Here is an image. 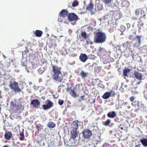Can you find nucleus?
I'll use <instances>...</instances> for the list:
<instances>
[{"mask_svg": "<svg viewBox=\"0 0 147 147\" xmlns=\"http://www.w3.org/2000/svg\"><path fill=\"white\" fill-rule=\"evenodd\" d=\"M109 93L110 96H115V95L114 92L112 90H111L110 92H109Z\"/></svg>", "mask_w": 147, "mask_h": 147, "instance_id": "nucleus-38", "label": "nucleus"}, {"mask_svg": "<svg viewBox=\"0 0 147 147\" xmlns=\"http://www.w3.org/2000/svg\"><path fill=\"white\" fill-rule=\"evenodd\" d=\"M79 19L78 16L74 13V21H77Z\"/></svg>", "mask_w": 147, "mask_h": 147, "instance_id": "nucleus-45", "label": "nucleus"}, {"mask_svg": "<svg viewBox=\"0 0 147 147\" xmlns=\"http://www.w3.org/2000/svg\"><path fill=\"white\" fill-rule=\"evenodd\" d=\"M134 37L132 35H130L128 36V38L130 40H132V41H133V40L134 39Z\"/></svg>", "mask_w": 147, "mask_h": 147, "instance_id": "nucleus-43", "label": "nucleus"}, {"mask_svg": "<svg viewBox=\"0 0 147 147\" xmlns=\"http://www.w3.org/2000/svg\"><path fill=\"white\" fill-rule=\"evenodd\" d=\"M71 138L69 139V142L71 143H73V140H74V130H71Z\"/></svg>", "mask_w": 147, "mask_h": 147, "instance_id": "nucleus-30", "label": "nucleus"}, {"mask_svg": "<svg viewBox=\"0 0 147 147\" xmlns=\"http://www.w3.org/2000/svg\"><path fill=\"white\" fill-rule=\"evenodd\" d=\"M11 132L9 131H6L4 134V138L6 140H10L12 136Z\"/></svg>", "mask_w": 147, "mask_h": 147, "instance_id": "nucleus-15", "label": "nucleus"}, {"mask_svg": "<svg viewBox=\"0 0 147 147\" xmlns=\"http://www.w3.org/2000/svg\"><path fill=\"white\" fill-rule=\"evenodd\" d=\"M86 42L87 44H90L91 45H92L93 44V42L92 41H90L89 42V41H88L87 40L86 41Z\"/></svg>", "mask_w": 147, "mask_h": 147, "instance_id": "nucleus-48", "label": "nucleus"}, {"mask_svg": "<svg viewBox=\"0 0 147 147\" xmlns=\"http://www.w3.org/2000/svg\"><path fill=\"white\" fill-rule=\"evenodd\" d=\"M103 147H111V146L109 144L105 143L103 145Z\"/></svg>", "mask_w": 147, "mask_h": 147, "instance_id": "nucleus-46", "label": "nucleus"}, {"mask_svg": "<svg viewBox=\"0 0 147 147\" xmlns=\"http://www.w3.org/2000/svg\"><path fill=\"white\" fill-rule=\"evenodd\" d=\"M11 106L12 109L14 111L17 112L20 109L22 105L18 102H14L13 100H12L11 102Z\"/></svg>", "mask_w": 147, "mask_h": 147, "instance_id": "nucleus-4", "label": "nucleus"}, {"mask_svg": "<svg viewBox=\"0 0 147 147\" xmlns=\"http://www.w3.org/2000/svg\"><path fill=\"white\" fill-rule=\"evenodd\" d=\"M141 36L136 35L132 41L134 44L133 46L134 47L138 48L140 47L141 44Z\"/></svg>", "mask_w": 147, "mask_h": 147, "instance_id": "nucleus-5", "label": "nucleus"}, {"mask_svg": "<svg viewBox=\"0 0 147 147\" xmlns=\"http://www.w3.org/2000/svg\"><path fill=\"white\" fill-rule=\"evenodd\" d=\"M126 25H127V28H130V24H129V23L127 24H126Z\"/></svg>", "mask_w": 147, "mask_h": 147, "instance_id": "nucleus-49", "label": "nucleus"}, {"mask_svg": "<svg viewBox=\"0 0 147 147\" xmlns=\"http://www.w3.org/2000/svg\"><path fill=\"white\" fill-rule=\"evenodd\" d=\"M67 91L69 92L72 96H74V90L72 89L71 87L67 88Z\"/></svg>", "mask_w": 147, "mask_h": 147, "instance_id": "nucleus-25", "label": "nucleus"}, {"mask_svg": "<svg viewBox=\"0 0 147 147\" xmlns=\"http://www.w3.org/2000/svg\"><path fill=\"white\" fill-rule=\"evenodd\" d=\"M123 47L128 49H130V47L131 46V45H129V43L128 42L123 43Z\"/></svg>", "mask_w": 147, "mask_h": 147, "instance_id": "nucleus-26", "label": "nucleus"}, {"mask_svg": "<svg viewBox=\"0 0 147 147\" xmlns=\"http://www.w3.org/2000/svg\"><path fill=\"white\" fill-rule=\"evenodd\" d=\"M70 146H71L70 147H73V146H72V145H71Z\"/></svg>", "mask_w": 147, "mask_h": 147, "instance_id": "nucleus-63", "label": "nucleus"}, {"mask_svg": "<svg viewBox=\"0 0 147 147\" xmlns=\"http://www.w3.org/2000/svg\"><path fill=\"white\" fill-rule=\"evenodd\" d=\"M79 121L76 120L74 121V138L77 137L79 133V131L77 130L78 128V123Z\"/></svg>", "mask_w": 147, "mask_h": 147, "instance_id": "nucleus-9", "label": "nucleus"}, {"mask_svg": "<svg viewBox=\"0 0 147 147\" xmlns=\"http://www.w3.org/2000/svg\"><path fill=\"white\" fill-rule=\"evenodd\" d=\"M130 71L129 69L126 68L123 70V75L125 76H127V73H129Z\"/></svg>", "mask_w": 147, "mask_h": 147, "instance_id": "nucleus-32", "label": "nucleus"}, {"mask_svg": "<svg viewBox=\"0 0 147 147\" xmlns=\"http://www.w3.org/2000/svg\"><path fill=\"white\" fill-rule=\"evenodd\" d=\"M116 116V114L115 111H113L108 113L107 114V116L110 118H113Z\"/></svg>", "mask_w": 147, "mask_h": 147, "instance_id": "nucleus-16", "label": "nucleus"}, {"mask_svg": "<svg viewBox=\"0 0 147 147\" xmlns=\"http://www.w3.org/2000/svg\"><path fill=\"white\" fill-rule=\"evenodd\" d=\"M125 30V27L123 25H121L120 28V30L121 32H123Z\"/></svg>", "mask_w": 147, "mask_h": 147, "instance_id": "nucleus-37", "label": "nucleus"}, {"mask_svg": "<svg viewBox=\"0 0 147 147\" xmlns=\"http://www.w3.org/2000/svg\"><path fill=\"white\" fill-rule=\"evenodd\" d=\"M68 18L70 21L74 20V13H69L68 15Z\"/></svg>", "mask_w": 147, "mask_h": 147, "instance_id": "nucleus-27", "label": "nucleus"}, {"mask_svg": "<svg viewBox=\"0 0 147 147\" xmlns=\"http://www.w3.org/2000/svg\"><path fill=\"white\" fill-rule=\"evenodd\" d=\"M81 97V98H82V100H84V99L83 98L84 97V96H82Z\"/></svg>", "mask_w": 147, "mask_h": 147, "instance_id": "nucleus-53", "label": "nucleus"}, {"mask_svg": "<svg viewBox=\"0 0 147 147\" xmlns=\"http://www.w3.org/2000/svg\"><path fill=\"white\" fill-rule=\"evenodd\" d=\"M31 104L33 105L35 108H37L38 105L40 104V101L38 99H33L31 102Z\"/></svg>", "mask_w": 147, "mask_h": 147, "instance_id": "nucleus-11", "label": "nucleus"}, {"mask_svg": "<svg viewBox=\"0 0 147 147\" xmlns=\"http://www.w3.org/2000/svg\"><path fill=\"white\" fill-rule=\"evenodd\" d=\"M67 10L65 9H63L61 10L59 14V16L63 18H65L67 15L68 13Z\"/></svg>", "mask_w": 147, "mask_h": 147, "instance_id": "nucleus-12", "label": "nucleus"}, {"mask_svg": "<svg viewBox=\"0 0 147 147\" xmlns=\"http://www.w3.org/2000/svg\"><path fill=\"white\" fill-rule=\"evenodd\" d=\"M9 86L10 88L16 92H20L21 91V89L18 86V83L15 81L11 83Z\"/></svg>", "mask_w": 147, "mask_h": 147, "instance_id": "nucleus-3", "label": "nucleus"}, {"mask_svg": "<svg viewBox=\"0 0 147 147\" xmlns=\"http://www.w3.org/2000/svg\"><path fill=\"white\" fill-rule=\"evenodd\" d=\"M120 129L121 130H123V127H120Z\"/></svg>", "mask_w": 147, "mask_h": 147, "instance_id": "nucleus-57", "label": "nucleus"}, {"mask_svg": "<svg viewBox=\"0 0 147 147\" xmlns=\"http://www.w3.org/2000/svg\"><path fill=\"white\" fill-rule=\"evenodd\" d=\"M24 129H23L22 131L20 132V135L21 137L19 138V139L21 141H23L25 137L24 134Z\"/></svg>", "mask_w": 147, "mask_h": 147, "instance_id": "nucleus-21", "label": "nucleus"}, {"mask_svg": "<svg viewBox=\"0 0 147 147\" xmlns=\"http://www.w3.org/2000/svg\"><path fill=\"white\" fill-rule=\"evenodd\" d=\"M35 128L38 131H40L42 129L43 126L41 125L40 124H39L36 123V122H35Z\"/></svg>", "mask_w": 147, "mask_h": 147, "instance_id": "nucleus-20", "label": "nucleus"}, {"mask_svg": "<svg viewBox=\"0 0 147 147\" xmlns=\"http://www.w3.org/2000/svg\"><path fill=\"white\" fill-rule=\"evenodd\" d=\"M88 74V73L85 72L83 71H82L80 73V75H81V76L83 78H84L86 77L87 76Z\"/></svg>", "mask_w": 147, "mask_h": 147, "instance_id": "nucleus-31", "label": "nucleus"}, {"mask_svg": "<svg viewBox=\"0 0 147 147\" xmlns=\"http://www.w3.org/2000/svg\"><path fill=\"white\" fill-rule=\"evenodd\" d=\"M144 23H141L140 24H139L138 25V26L139 29H141V28L143 26Z\"/></svg>", "mask_w": 147, "mask_h": 147, "instance_id": "nucleus-44", "label": "nucleus"}, {"mask_svg": "<svg viewBox=\"0 0 147 147\" xmlns=\"http://www.w3.org/2000/svg\"><path fill=\"white\" fill-rule=\"evenodd\" d=\"M79 5V2L76 0H74V7L77 6Z\"/></svg>", "mask_w": 147, "mask_h": 147, "instance_id": "nucleus-41", "label": "nucleus"}, {"mask_svg": "<svg viewBox=\"0 0 147 147\" xmlns=\"http://www.w3.org/2000/svg\"><path fill=\"white\" fill-rule=\"evenodd\" d=\"M82 84H78L74 88V90L76 92L79 91L82 89Z\"/></svg>", "mask_w": 147, "mask_h": 147, "instance_id": "nucleus-19", "label": "nucleus"}, {"mask_svg": "<svg viewBox=\"0 0 147 147\" xmlns=\"http://www.w3.org/2000/svg\"><path fill=\"white\" fill-rule=\"evenodd\" d=\"M135 147H140V145L139 144L136 145Z\"/></svg>", "mask_w": 147, "mask_h": 147, "instance_id": "nucleus-54", "label": "nucleus"}, {"mask_svg": "<svg viewBox=\"0 0 147 147\" xmlns=\"http://www.w3.org/2000/svg\"><path fill=\"white\" fill-rule=\"evenodd\" d=\"M106 39V36L105 33L98 32L94 35V41L96 43H102L105 42Z\"/></svg>", "mask_w": 147, "mask_h": 147, "instance_id": "nucleus-2", "label": "nucleus"}, {"mask_svg": "<svg viewBox=\"0 0 147 147\" xmlns=\"http://www.w3.org/2000/svg\"><path fill=\"white\" fill-rule=\"evenodd\" d=\"M81 35L85 39H86L87 37L86 34L85 32H81Z\"/></svg>", "mask_w": 147, "mask_h": 147, "instance_id": "nucleus-35", "label": "nucleus"}, {"mask_svg": "<svg viewBox=\"0 0 147 147\" xmlns=\"http://www.w3.org/2000/svg\"><path fill=\"white\" fill-rule=\"evenodd\" d=\"M47 126L50 128H53L55 127L56 125L53 122L50 121L48 123Z\"/></svg>", "mask_w": 147, "mask_h": 147, "instance_id": "nucleus-23", "label": "nucleus"}, {"mask_svg": "<svg viewBox=\"0 0 147 147\" xmlns=\"http://www.w3.org/2000/svg\"><path fill=\"white\" fill-rule=\"evenodd\" d=\"M114 16L116 20L120 19L122 17L121 13L119 12H117L115 13L114 14Z\"/></svg>", "mask_w": 147, "mask_h": 147, "instance_id": "nucleus-17", "label": "nucleus"}, {"mask_svg": "<svg viewBox=\"0 0 147 147\" xmlns=\"http://www.w3.org/2000/svg\"><path fill=\"white\" fill-rule=\"evenodd\" d=\"M102 5L100 6V8H99V9H101L102 8Z\"/></svg>", "mask_w": 147, "mask_h": 147, "instance_id": "nucleus-55", "label": "nucleus"}, {"mask_svg": "<svg viewBox=\"0 0 147 147\" xmlns=\"http://www.w3.org/2000/svg\"><path fill=\"white\" fill-rule=\"evenodd\" d=\"M140 142L144 146H147V138H142L140 140Z\"/></svg>", "mask_w": 147, "mask_h": 147, "instance_id": "nucleus-22", "label": "nucleus"}, {"mask_svg": "<svg viewBox=\"0 0 147 147\" xmlns=\"http://www.w3.org/2000/svg\"><path fill=\"white\" fill-rule=\"evenodd\" d=\"M121 4L123 6L126 7L129 5V3L127 1L125 0L122 2Z\"/></svg>", "mask_w": 147, "mask_h": 147, "instance_id": "nucleus-29", "label": "nucleus"}, {"mask_svg": "<svg viewBox=\"0 0 147 147\" xmlns=\"http://www.w3.org/2000/svg\"><path fill=\"white\" fill-rule=\"evenodd\" d=\"M118 25V23L117 21H116L114 23H112L111 24V28L112 29H114Z\"/></svg>", "mask_w": 147, "mask_h": 147, "instance_id": "nucleus-24", "label": "nucleus"}, {"mask_svg": "<svg viewBox=\"0 0 147 147\" xmlns=\"http://www.w3.org/2000/svg\"><path fill=\"white\" fill-rule=\"evenodd\" d=\"M74 97H76L78 96V95H77L76 94V93H75V92H74Z\"/></svg>", "mask_w": 147, "mask_h": 147, "instance_id": "nucleus-51", "label": "nucleus"}, {"mask_svg": "<svg viewBox=\"0 0 147 147\" xmlns=\"http://www.w3.org/2000/svg\"><path fill=\"white\" fill-rule=\"evenodd\" d=\"M51 65L52 71L53 73L52 76L53 79L58 81L60 82H61L63 80V77L61 71V68L58 67L57 65Z\"/></svg>", "mask_w": 147, "mask_h": 147, "instance_id": "nucleus-1", "label": "nucleus"}, {"mask_svg": "<svg viewBox=\"0 0 147 147\" xmlns=\"http://www.w3.org/2000/svg\"><path fill=\"white\" fill-rule=\"evenodd\" d=\"M3 147H9L7 145H5L3 146Z\"/></svg>", "mask_w": 147, "mask_h": 147, "instance_id": "nucleus-52", "label": "nucleus"}, {"mask_svg": "<svg viewBox=\"0 0 147 147\" xmlns=\"http://www.w3.org/2000/svg\"><path fill=\"white\" fill-rule=\"evenodd\" d=\"M53 45V43H50L49 45V47L50 48H51L52 47Z\"/></svg>", "mask_w": 147, "mask_h": 147, "instance_id": "nucleus-50", "label": "nucleus"}, {"mask_svg": "<svg viewBox=\"0 0 147 147\" xmlns=\"http://www.w3.org/2000/svg\"><path fill=\"white\" fill-rule=\"evenodd\" d=\"M106 50L103 48H101L100 47V50H99V53H100L102 54L105 52Z\"/></svg>", "mask_w": 147, "mask_h": 147, "instance_id": "nucleus-36", "label": "nucleus"}, {"mask_svg": "<svg viewBox=\"0 0 147 147\" xmlns=\"http://www.w3.org/2000/svg\"><path fill=\"white\" fill-rule=\"evenodd\" d=\"M64 101L63 100L59 99L58 101V104L60 105H61L63 103Z\"/></svg>", "mask_w": 147, "mask_h": 147, "instance_id": "nucleus-42", "label": "nucleus"}, {"mask_svg": "<svg viewBox=\"0 0 147 147\" xmlns=\"http://www.w3.org/2000/svg\"><path fill=\"white\" fill-rule=\"evenodd\" d=\"M140 82H138L137 83V84L139 85L140 84Z\"/></svg>", "mask_w": 147, "mask_h": 147, "instance_id": "nucleus-58", "label": "nucleus"}, {"mask_svg": "<svg viewBox=\"0 0 147 147\" xmlns=\"http://www.w3.org/2000/svg\"><path fill=\"white\" fill-rule=\"evenodd\" d=\"M94 5L93 3L92 2H90L87 5V7L86 8V10L90 11V14L91 15H92L96 13L93 10L94 9Z\"/></svg>", "mask_w": 147, "mask_h": 147, "instance_id": "nucleus-8", "label": "nucleus"}, {"mask_svg": "<svg viewBox=\"0 0 147 147\" xmlns=\"http://www.w3.org/2000/svg\"><path fill=\"white\" fill-rule=\"evenodd\" d=\"M34 33L36 36L40 37L42 34V32L41 30H35Z\"/></svg>", "mask_w": 147, "mask_h": 147, "instance_id": "nucleus-18", "label": "nucleus"}, {"mask_svg": "<svg viewBox=\"0 0 147 147\" xmlns=\"http://www.w3.org/2000/svg\"><path fill=\"white\" fill-rule=\"evenodd\" d=\"M45 96L42 97V98L43 99V100L45 99Z\"/></svg>", "mask_w": 147, "mask_h": 147, "instance_id": "nucleus-56", "label": "nucleus"}, {"mask_svg": "<svg viewBox=\"0 0 147 147\" xmlns=\"http://www.w3.org/2000/svg\"><path fill=\"white\" fill-rule=\"evenodd\" d=\"M45 70L43 68L41 67L38 69V71L40 74H41L44 72Z\"/></svg>", "mask_w": 147, "mask_h": 147, "instance_id": "nucleus-34", "label": "nucleus"}, {"mask_svg": "<svg viewBox=\"0 0 147 147\" xmlns=\"http://www.w3.org/2000/svg\"><path fill=\"white\" fill-rule=\"evenodd\" d=\"M83 137L85 139H89L92 135V132L88 129H85L82 132Z\"/></svg>", "mask_w": 147, "mask_h": 147, "instance_id": "nucleus-6", "label": "nucleus"}, {"mask_svg": "<svg viewBox=\"0 0 147 147\" xmlns=\"http://www.w3.org/2000/svg\"><path fill=\"white\" fill-rule=\"evenodd\" d=\"M134 34L135 35L136 34V31H135L134 32Z\"/></svg>", "mask_w": 147, "mask_h": 147, "instance_id": "nucleus-60", "label": "nucleus"}, {"mask_svg": "<svg viewBox=\"0 0 147 147\" xmlns=\"http://www.w3.org/2000/svg\"><path fill=\"white\" fill-rule=\"evenodd\" d=\"M134 76L135 78L139 80H141L142 79V75L141 73L138 71H135L134 73Z\"/></svg>", "mask_w": 147, "mask_h": 147, "instance_id": "nucleus-13", "label": "nucleus"}, {"mask_svg": "<svg viewBox=\"0 0 147 147\" xmlns=\"http://www.w3.org/2000/svg\"><path fill=\"white\" fill-rule=\"evenodd\" d=\"M72 6H74V2L72 3Z\"/></svg>", "mask_w": 147, "mask_h": 147, "instance_id": "nucleus-59", "label": "nucleus"}, {"mask_svg": "<svg viewBox=\"0 0 147 147\" xmlns=\"http://www.w3.org/2000/svg\"><path fill=\"white\" fill-rule=\"evenodd\" d=\"M88 58L87 56L85 54L81 53L79 57L80 60L83 62H85Z\"/></svg>", "mask_w": 147, "mask_h": 147, "instance_id": "nucleus-14", "label": "nucleus"}, {"mask_svg": "<svg viewBox=\"0 0 147 147\" xmlns=\"http://www.w3.org/2000/svg\"><path fill=\"white\" fill-rule=\"evenodd\" d=\"M129 99L132 102L133 101L134 99V96H131L130 98Z\"/></svg>", "mask_w": 147, "mask_h": 147, "instance_id": "nucleus-47", "label": "nucleus"}, {"mask_svg": "<svg viewBox=\"0 0 147 147\" xmlns=\"http://www.w3.org/2000/svg\"><path fill=\"white\" fill-rule=\"evenodd\" d=\"M94 102H95V100H94V101H93V102L94 103Z\"/></svg>", "mask_w": 147, "mask_h": 147, "instance_id": "nucleus-64", "label": "nucleus"}, {"mask_svg": "<svg viewBox=\"0 0 147 147\" xmlns=\"http://www.w3.org/2000/svg\"><path fill=\"white\" fill-rule=\"evenodd\" d=\"M111 123V120L110 119H108L105 121L102 122V124L105 126H108L109 125V123Z\"/></svg>", "mask_w": 147, "mask_h": 147, "instance_id": "nucleus-28", "label": "nucleus"}, {"mask_svg": "<svg viewBox=\"0 0 147 147\" xmlns=\"http://www.w3.org/2000/svg\"><path fill=\"white\" fill-rule=\"evenodd\" d=\"M101 1L104 3L108 4L111 2V0H101Z\"/></svg>", "mask_w": 147, "mask_h": 147, "instance_id": "nucleus-39", "label": "nucleus"}, {"mask_svg": "<svg viewBox=\"0 0 147 147\" xmlns=\"http://www.w3.org/2000/svg\"><path fill=\"white\" fill-rule=\"evenodd\" d=\"M91 56H92V57H94V55H91Z\"/></svg>", "mask_w": 147, "mask_h": 147, "instance_id": "nucleus-61", "label": "nucleus"}, {"mask_svg": "<svg viewBox=\"0 0 147 147\" xmlns=\"http://www.w3.org/2000/svg\"><path fill=\"white\" fill-rule=\"evenodd\" d=\"M64 86L63 85H61L60 86L58 87V88H59V90L60 91H63L64 90L63 88H62L61 90V88H64Z\"/></svg>", "mask_w": 147, "mask_h": 147, "instance_id": "nucleus-40", "label": "nucleus"}, {"mask_svg": "<svg viewBox=\"0 0 147 147\" xmlns=\"http://www.w3.org/2000/svg\"><path fill=\"white\" fill-rule=\"evenodd\" d=\"M121 124L120 125H119V127H120V126H121Z\"/></svg>", "mask_w": 147, "mask_h": 147, "instance_id": "nucleus-62", "label": "nucleus"}, {"mask_svg": "<svg viewBox=\"0 0 147 147\" xmlns=\"http://www.w3.org/2000/svg\"><path fill=\"white\" fill-rule=\"evenodd\" d=\"M140 12L141 15L143 16H142L141 17V18H144V19H146V15L144 14V11L141 8H139L136 9L135 11V13L136 15L138 16L139 15Z\"/></svg>", "mask_w": 147, "mask_h": 147, "instance_id": "nucleus-10", "label": "nucleus"}, {"mask_svg": "<svg viewBox=\"0 0 147 147\" xmlns=\"http://www.w3.org/2000/svg\"><path fill=\"white\" fill-rule=\"evenodd\" d=\"M109 92H106L102 96V98L104 99H107L110 96Z\"/></svg>", "mask_w": 147, "mask_h": 147, "instance_id": "nucleus-33", "label": "nucleus"}, {"mask_svg": "<svg viewBox=\"0 0 147 147\" xmlns=\"http://www.w3.org/2000/svg\"><path fill=\"white\" fill-rule=\"evenodd\" d=\"M46 104H44L42 105V109L44 110H48L53 106V103L50 100L48 99L46 100Z\"/></svg>", "mask_w": 147, "mask_h": 147, "instance_id": "nucleus-7", "label": "nucleus"}]
</instances>
